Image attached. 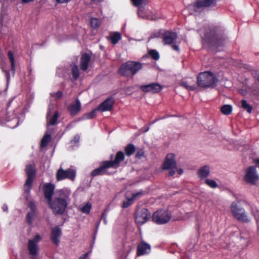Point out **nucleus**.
<instances>
[{
  "label": "nucleus",
  "instance_id": "obj_1",
  "mask_svg": "<svg viewBox=\"0 0 259 259\" xmlns=\"http://www.w3.org/2000/svg\"><path fill=\"white\" fill-rule=\"evenodd\" d=\"M70 191L68 190H59L53 199L48 201L50 208L55 214H62L70 202Z\"/></svg>",
  "mask_w": 259,
  "mask_h": 259
},
{
  "label": "nucleus",
  "instance_id": "obj_2",
  "mask_svg": "<svg viewBox=\"0 0 259 259\" xmlns=\"http://www.w3.org/2000/svg\"><path fill=\"white\" fill-rule=\"evenodd\" d=\"M225 40L224 35L214 30H210V32H206L203 37L204 44L215 52L220 51V48L225 45Z\"/></svg>",
  "mask_w": 259,
  "mask_h": 259
},
{
  "label": "nucleus",
  "instance_id": "obj_3",
  "mask_svg": "<svg viewBox=\"0 0 259 259\" xmlns=\"http://www.w3.org/2000/svg\"><path fill=\"white\" fill-rule=\"evenodd\" d=\"M124 159V154L122 151H118L115 155L114 160L104 161L101 165L91 172L93 177L103 175L106 173L107 169L109 168H116L120 166V163Z\"/></svg>",
  "mask_w": 259,
  "mask_h": 259
},
{
  "label": "nucleus",
  "instance_id": "obj_4",
  "mask_svg": "<svg viewBox=\"0 0 259 259\" xmlns=\"http://www.w3.org/2000/svg\"><path fill=\"white\" fill-rule=\"evenodd\" d=\"M218 81L215 75L209 71L201 72L197 77V84L202 88H213Z\"/></svg>",
  "mask_w": 259,
  "mask_h": 259
},
{
  "label": "nucleus",
  "instance_id": "obj_5",
  "mask_svg": "<svg viewBox=\"0 0 259 259\" xmlns=\"http://www.w3.org/2000/svg\"><path fill=\"white\" fill-rule=\"evenodd\" d=\"M241 201H233L230 206V211L233 217L238 221L247 223L250 221L244 208L240 205Z\"/></svg>",
  "mask_w": 259,
  "mask_h": 259
},
{
  "label": "nucleus",
  "instance_id": "obj_6",
  "mask_svg": "<svg viewBox=\"0 0 259 259\" xmlns=\"http://www.w3.org/2000/svg\"><path fill=\"white\" fill-rule=\"evenodd\" d=\"M142 68V65L139 62L128 61L121 65L119 71L121 75L128 76L135 75Z\"/></svg>",
  "mask_w": 259,
  "mask_h": 259
},
{
  "label": "nucleus",
  "instance_id": "obj_7",
  "mask_svg": "<svg viewBox=\"0 0 259 259\" xmlns=\"http://www.w3.org/2000/svg\"><path fill=\"white\" fill-rule=\"evenodd\" d=\"M41 239L40 236L36 234L32 239L28 240L27 248L29 254L30 255V259H38L37 257L39 250L38 243Z\"/></svg>",
  "mask_w": 259,
  "mask_h": 259
},
{
  "label": "nucleus",
  "instance_id": "obj_8",
  "mask_svg": "<svg viewBox=\"0 0 259 259\" xmlns=\"http://www.w3.org/2000/svg\"><path fill=\"white\" fill-rule=\"evenodd\" d=\"M25 171L27 174V178L24 185V190L26 193H29L33 182L35 169L34 164H28L25 168Z\"/></svg>",
  "mask_w": 259,
  "mask_h": 259
},
{
  "label": "nucleus",
  "instance_id": "obj_9",
  "mask_svg": "<svg viewBox=\"0 0 259 259\" xmlns=\"http://www.w3.org/2000/svg\"><path fill=\"white\" fill-rule=\"evenodd\" d=\"M171 214L166 209H160L155 212L152 215L153 221L161 225L167 223L170 219Z\"/></svg>",
  "mask_w": 259,
  "mask_h": 259
},
{
  "label": "nucleus",
  "instance_id": "obj_10",
  "mask_svg": "<svg viewBox=\"0 0 259 259\" xmlns=\"http://www.w3.org/2000/svg\"><path fill=\"white\" fill-rule=\"evenodd\" d=\"M163 169L170 170L169 175L172 176L175 174L177 168L176 161L174 154L169 153L167 155L162 166Z\"/></svg>",
  "mask_w": 259,
  "mask_h": 259
},
{
  "label": "nucleus",
  "instance_id": "obj_11",
  "mask_svg": "<svg viewBox=\"0 0 259 259\" xmlns=\"http://www.w3.org/2000/svg\"><path fill=\"white\" fill-rule=\"evenodd\" d=\"M76 176V171L72 168H68L64 170L60 167L57 171L56 174V179L57 181H62L65 179H69L71 180H74Z\"/></svg>",
  "mask_w": 259,
  "mask_h": 259
},
{
  "label": "nucleus",
  "instance_id": "obj_12",
  "mask_svg": "<svg viewBox=\"0 0 259 259\" xmlns=\"http://www.w3.org/2000/svg\"><path fill=\"white\" fill-rule=\"evenodd\" d=\"M150 217V213L146 208H143L138 211L136 215L135 221L139 225L147 222Z\"/></svg>",
  "mask_w": 259,
  "mask_h": 259
},
{
  "label": "nucleus",
  "instance_id": "obj_13",
  "mask_svg": "<svg viewBox=\"0 0 259 259\" xmlns=\"http://www.w3.org/2000/svg\"><path fill=\"white\" fill-rule=\"evenodd\" d=\"M258 176L256 172V168L254 166H250L246 171L245 180L246 182L251 184H254L258 180Z\"/></svg>",
  "mask_w": 259,
  "mask_h": 259
},
{
  "label": "nucleus",
  "instance_id": "obj_14",
  "mask_svg": "<svg viewBox=\"0 0 259 259\" xmlns=\"http://www.w3.org/2000/svg\"><path fill=\"white\" fill-rule=\"evenodd\" d=\"M216 3V0H197L195 3L191 5V7L195 11H198L200 9L213 6Z\"/></svg>",
  "mask_w": 259,
  "mask_h": 259
},
{
  "label": "nucleus",
  "instance_id": "obj_15",
  "mask_svg": "<svg viewBox=\"0 0 259 259\" xmlns=\"http://www.w3.org/2000/svg\"><path fill=\"white\" fill-rule=\"evenodd\" d=\"M140 88L143 92H151L152 93H157L162 90V87L158 83H152L141 85Z\"/></svg>",
  "mask_w": 259,
  "mask_h": 259
},
{
  "label": "nucleus",
  "instance_id": "obj_16",
  "mask_svg": "<svg viewBox=\"0 0 259 259\" xmlns=\"http://www.w3.org/2000/svg\"><path fill=\"white\" fill-rule=\"evenodd\" d=\"M54 109V105H49L48 107V110L47 114V121L49 125H54L57 123V121L59 118V113L56 111L53 115L51 116L52 111Z\"/></svg>",
  "mask_w": 259,
  "mask_h": 259
},
{
  "label": "nucleus",
  "instance_id": "obj_17",
  "mask_svg": "<svg viewBox=\"0 0 259 259\" xmlns=\"http://www.w3.org/2000/svg\"><path fill=\"white\" fill-rule=\"evenodd\" d=\"M151 251V246L148 243L142 241L138 246L137 255L141 256L148 254Z\"/></svg>",
  "mask_w": 259,
  "mask_h": 259
},
{
  "label": "nucleus",
  "instance_id": "obj_18",
  "mask_svg": "<svg viewBox=\"0 0 259 259\" xmlns=\"http://www.w3.org/2000/svg\"><path fill=\"white\" fill-rule=\"evenodd\" d=\"M113 104V99L112 98H108L97 107V109L98 111L101 112L110 111L112 108Z\"/></svg>",
  "mask_w": 259,
  "mask_h": 259
},
{
  "label": "nucleus",
  "instance_id": "obj_19",
  "mask_svg": "<svg viewBox=\"0 0 259 259\" xmlns=\"http://www.w3.org/2000/svg\"><path fill=\"white\" fill-rule=\"evenodd\" d=\"M61 235V230L59 227H53L52 229L51 238L53 243L56 245L59 244Z\"/></svg>",
  "mask_w": 259,
  "mask_h": 259
},
{
  "label": "nucleus",
  "instance_id": "obj_20",
  "mask_svg": "<svg viewBox=\"0 0 259 259\" xmlns=\"http://www.w3.org/2000/svg\"><path fill=\"white\" fill-rule=\"evenodd\" d=\"M177 38V34L175 32L167 31L163 34V39L165 45L172 44Z\"/></svg>",
  "mask_w": 259,
  "mask_h": 259
},
{
  "label": "nucleus",
  "instance_id": "obj_21",
  "mask_svg": "<svg viewBox=\"0 0 259 259\" xmlns=\"http://www.w3.org/2000/svg\"><path fill=\"white\" fill-rule=\"evenodd\" d=\"M55 187L52 184H46L44 186V191L45 197L47 202L50 201L52 199V196L54 194Z\"/></svg>",
  "mask_w": 259,
  "mask_h": 259
},
{
  "label": "nucleus",
  "instance_id": "obj_22",
  "mask_svg": "<svg viewBox=\"0 0 259 259\" xmlns=\"http://www.w3.org/2000/svg\"><path fill=\"white\" fill-rule=\"evenodd\" d=\"M80 109L81 103L78 98L76 99L75 103L71 104L68 107V111L72 116L76 115L80 111Z\"/></svg>",
  "mask_w": 259,
  "mask_h": 259
},
{
  "label": "nucleus",
  "instance_id": "obj_23",
  "mask_svg": "<svg viewBox=\"0 0 259 259\" xmlns=\"http://www.w3.org/2000/svg\"><path fill=\"white\" fill-rule=\"evenodd\" d=\"M91 60V56L87 54L84 53L82 54L80 60V69L83 71L87 70L89 64Z\"/></svg>",
  "mask_w": 259,
  "mask_h": 259
},
{
  "label": "nucleus",
  "instance_id": "obj_24",
  "mask_svg": "<svg viewBox=\"0 0 259 259\" xmlns=\"http://www.w3.org/2000/svg\"><path fill=\"white\" fill-rule=\"evenodd\" d=\"M210 173V168L208 165H204L201 167L198 171V176L201 179L207 177Z\"/></svg>",
  "mask_w": 259,
  "mask_h": 259
},
{
  "label": "nucleus",
  "instance_id": "obj_25",
  "mask_svg": "<svg viewBox=\"0 0 259 259\" xmlns=\"http://www.w3.org/2000/svg\"><path fill=\"white\" fill-rule=\"evenodd\" d=\"M142 191H140L138 193L133 194L132 195V197L131 198H127L126 197V201H123L122 205V207L123 208H125L128 207L130 205H131L134 202V200L137 198L139 196L141 195L142 194Z\"/></svg>",
  "mask_w": 259,
  "mask_h": 259
},
{
  "label": "nucleus",
  "instance_id": "obj_26",
  "mask_svg": "<svg viewBox=\"0 0 259 259\" xmlns=\"http://www.w3.org/2000/svg\"><path fill=\"white\" fill-rule=\"evenodd\" d=\"M8 57L10 60L11 65V70L13 74H14L15 72V58L14 53L12 51H9L8 53Z\"/></svg>",
  "mask_w": 259,
  "mask_h": 259
},
{
  "label": "nucleus",
  "instance_id": "obj_27",
  "mask_svg": "<svg viewBox=\"0 0 259 259\" xmlns=\"http://www.w3.org/2000/svg\"><path fill=\"white\" fill-rule=\"evenodd\" d=\"M180 85L181 86H182L183 87H184V88H185L187 90H189V91H193V90H195V89H196V87H195L194 83H191V82H190L188 81L183 80L181 82Z\"/></svg>",
  "mask_w": 259,
  "mask_h": 259
},
{
  "label": "nucleus",
  "instance_id": "obj_28",
  "mask_svg": "<svg viewBox=\"0 0 259 259\" xmlns=\"http://www.w3.org/2000/svg\"><path fill=\"white\" fill-rule=\"evenodd\" d=\"M121 39V35L119 32H114L111 34L110 39L112 44H116L118 41Z\"/></svg>",
  "mask_w": 259,
  "mask_h": 259
},
{
  "label": "nucleus",
  "instance_id": "obj_29",
  "mask_svg": "<svg viewBox=\"0 0 259 259\" xmlns=\"http://www.w3.org/2000/svg\"><path fill=\"white\" fill-rule=\"evenodd\" d=\"M124 150L125 154L130 156L134 153L136 150V147L133 144H129L125 147Z\"/></svg>",
  "mask_w": 259,
  "mask_h": 259
},
{
  "label": "nucleus",
  "instance_id": "obj_30",
  "mask_svg": "<svg viewBox=\"0 0 259 259\" xmlns=\"http://www.w3.org/2000/svg\"><path fill=\"white\" fill-rule=\"evenodd\" d=\"M221 111L224 115H229L232 113V106L230 105H224L221 107Z\"/></svg>",
  "mask_w": 259,
  "mask_h": 259
},
{
  "label": "nucleus",
  "instance_id": "obj_31",
  "mask_svg": "<svg viewBox=\"0 0 259 259\" xmlns=\"http://www.w3.org/2000/svg\"><path fill=\"white\" fill-rule=\"evenodd\" d=\"M241 107L246 110L248 113H250L252 111V106L248 104L245 100H242L241 101Z\"/></svg>",
  "mask_w": 259,
  "mask_h": 259
},
{
  "label": "nucleus",
  "instance_id": "obj_32",
  "mask_svg": "<svg viewBox=\"0 0 259 259\" xmlns=\"http://www.w3.org/2000/svg\"><path fill=\"white\" fill-rule=\"evenodd\" d=\"M51 136L50 134L46 133L44 136L43 137L41 141V147H46L48 143L50 142L51 140Z\"/></svg>",
  "mask_w": 259,
  "mask_h": 259
},
{
  "label": "nucleus",
  "instance_id": "obj_33",
  "mask_svg": "<svg viewBox=\"0 0 259 259\" xmlns=\"http://www.w3.org/2000/svg\"><path fill=\"white\" fill-rule=\"evenodd\" d=\"M138 15L140 17L143 18H149L147 11L142 7H139L138 11Z\"/></svg>",
  "mask_w": 259,
  "mask_h": 259
},
{
  "label": "nucleus",
  "instance_id": "obj_34",
  "mask_svg": "<svg viewBox=\"0 0 259 259\" xmlns=\"http://www.w3.org/2000/svg\"><path fill=\"white\" fill-rule=\"evenodd\" d=\"M92 208V204L90 202L87 203L81 208V211L82 213L89 214Z\"/></svg>",
  "mask_w": 259,
  "mask_h": 259
},
{
  "label": "nucleus",
  "instance_id": "obj_35",
  "mask_svg": "<svg viewBox=\"0 0 259 259\" xmlns=\"http://www.w3.org/2000/svg\"><path fill=\"white\" fill-rule=\"evenodd\" d=\"M90 23H91V26L93 28H96L100 25L101 22L97 18H91V19L90 20Z\"/></svg>",
  "mask_w": 259,
  "mask_h": 259
},
{
  "label": "nucleus",
  "instance_id": "obj_36",
  "mask_svg": "<svg viewBox=\"0 0 259 259\" xmlns=\"http://www.w3.org/2000/svg\"><path fill=\"white\" fill-rule=\"evenodd\" d=\"M97 111H98L97 109V108L93 110L90 112L86 113L84 115V118L90 119H92V118H94L96 115Z\"/></svg>",
  "mask_w": 259,
  "mask_h": 259
},
{
  "label": "nucleus",
  "instance_id": "obj_37",
  "mask_svg": "<svg viewBox=\"0 0 259 259\" xmlns=\"http://www.w3.org/2000/svg\"><path fill=\"white\" fill-rule=\"evenodd\" d=\"M205 182L208 186L212 188H215L218 186V184L213 180L206 179Z\"/></svg>",
  "mask_w": 259,
  "mask_h": 259
},
{
  "label": "nucleus",
  "instance_id": "obj_38",
  "mask_svg": "<svg viewBox=\"0 0 259 259\" xmlns=\"http://www.w3.org/2000/svg\"><path fill=\"white\" fill-rule=\"evenodd\" d=\"M72 73L74 79H77L79 75V70L76 65H74L72 68Z\"/></svg>",
  "mask_w": 259,
  "mask_h": 259
},
{
  "label": "nucleus",
  "instance_id": "obj_39",
  "mask_svg": "<svg viewBox=\"0 0 259 259\" xmlns=\"http://www.w3.org/2000/svg\"><path fill=\"white\" fill-rule=\"evenodd\" d=\"M250 90L249 87L246 85H243L241 89H239L238 90L239 93L243 96L246 95Z\"/></svg>",
  "mask_w": 259,
  "mask_h": 259
},
{
  "label": "nucleus",
  "instance_id": "obj_40",
  "mask_svg": "<svg viewBox=\"0 0 259 259\" xmlns=\"http://www.w3.org/2000/svg\"><path fill=\"white\" fill-rule=\"evenodd\" d=\"M149 54L151 56V57L155 60H157L159 58V55L158 52L155 50H152L149 51Z\"/></svg>",
  "mask_w": 259,
  "mask_h": 259
},
{
  "label": "nucleus",
  "instance_id": "obj_41",
  "mask_svg": "<svg viewBox=\"0 0 259 259\" xmlns=\"http://www.w3.org/2000/svg\"><path fill=\"white\" fill-rule=\"evenodd\" d=\"M35 212L30 211L27 214V221L28 223L31 225L32 223L33 220L34 218Z\"/></svg>",
  "mask_w": 259,
  "mask_h": 259
},
{
  "label": "nucleus",
  "instance_id": "obj_42",
  "mask_svg": "<svg viewBox=\"0 0 259 259\" xmlns=\"http://www.w3.org/2000/svg\"><path fill=\"white\" fill-rule=\"evenodd\" d=\"M63 95V93L61 91H58L56 93H50V96L52 98H55V100H58L61 98Z\"/></svg>",
  "mask_w": 259,
  "mask_h": 259
},
{
  "label": "nucleus",
  "instance_id": "obj_43",
  "mask_svg": "<svg viewBox=\"0 0 259 259\" xmlns=\"http://www.w3.org/2000/svg\"><path fill=\"white\" fill-rule=\"evenodd\" d=\"M251 213L254 215L255 219L257 221L259 218V212L255 207H251Z\"/></svg>",
  "mask_w": 259,
  "mask_h": 259
},
{
  "label": "nucleus",
  "instance_id": "obj_44",
  "mask_svg": "<svg viewBox=\"0 0 259 259\" xmlns=\"http://www.w3.org/2000/svg\"><path fill=\"white\" fill-rule=\"evenodd\" d=\"M144 154V152L143 150L140 149L137 151L136 154V157L139 159H140L142 158Z\"/></svg>",
  "mask_w": 259,
  "mask_h": 259
},
{
  "label": "nucleus",
  "instance_id": "obj_45",
  "mask_svg": "<svg viewBox=\"0 0 259 259\" xmlns=\"http://www.w3.org/2000/svg\"><path fill=\"white\" fill-rule=\"evenodd\" d=\"M28 207H29V208L31 210L30 211H33L34 212H35V210H36V207L35 204H34V203L33 202L30 201L29 203Z\"/></svg>",
  "mask_w": 259,
  "mask_h": 259
},
{
  "label": "nucleus",
  "instance_id": "obj_46",
  "mask_svg": "<svg viewBox=\"0 0 259 259\" xmlns=\"http://www.w3.org/2000/svg\"><path fill=\"white\" fill-rule=\"evenodd\" d=\"M133 5L135 6H140L143 4L144 0H131Z\"/></svg>",
  "mask_w": 259,
  "mask_h": 259
},
{
  "label": "nucleus",
  "instance_id": "obj_47",
  "mask_svg": "<svg viewBox=\"0 0 259 259\" xmlns=\"http://www.w3.org/2000/svg\"><path fill=\"white\" fill-rule=\"evenodd\" d=\"M80 140V136L78 135H76L73 139L71 141L72 144H76L78 143Z\"/></svg>",
  "mask_w": 259,
  "mask_h": 259
},
{
  "label": "nucleus",
  "instance_id": "obj_48",
  "mask_svg": "<svg viewBox=\"0 0 259 259\" xmlns=\"http://www.w3.org/2000/svg\"><path fill=\"white\" fill-rule=\"evenodd\" d=\"M57 3H60V4H63V3H68L70 1V0H56Z\"/></svg>",
  "mask_w": 259,
  "mask_h": 259
},
{
  "label": "nucleus",
  "instance_id": "obj_49",
  "mask_svg": "<svg viewBox=\"0 0 259 259\" xmlns=\"http://www.w3.org/2000/svg\"><path fill=\"white\" fill-rule=\"evenodd\" d=\"M172 48L174 50H175L177 52H179V51H180L179 47L178 45H172Z\"/></svg>",
  "mask_w": 259,
  "mask_h": 259
},
{
  "label": "nucleus",
  "instance_id": "obj_50",
  "mask_svg": "<svg viewBox=\"0 0 259 259\" xmlns=\"http://www.w3.org/2000/svg\"><path fill=\"white\" fill-rule=\"evenodd\" d=\"M89 253H86L82 254L81 256H80L78 259H85L88 256Z\"/></svg>",
  "mask_w": 259,
  "mask_h": 259
},
{
  "label": "nucleus",
  "instance_id": "obj_51",
  "mask_svg": "<svg viewBox=\"0 0 259 259\" xmlns=\"http://www.w3.org/2000/svg\"><path fill=\"white\" fill-rule=\"evenodd\" d=\"M4 211L7 212L8 210V206L6 204H4L2 207Z\"/></svg>",
  "mask_w": 259,
  "mask_h": 259
},
{
  "label": "nucleus",
  "instance_id": "obj_52",
  "mask_svg": "<svg viewBox=\"0 0 259 259\" xmlns=\"http://www.w3.org/2000/svg\"><path fill=\"white\" fill-rule=\"evenodd\" d=\"M106 213L104 212L102 214V219H104V222H105V223L106 224Z\"/></svg>",
  "mask_w": 259,
  "mask_h": 259
},
{
  "label": "nucleus",
  "instance_id": "obj_53",
  "mask_svg": "<svg viewBox=\"0 0 259 259\" xmlns=\"http://www.w3.org/2000/svg\"><path fill=\"white\" fill-rule=\"evenodd\" d=\"M183 170L182 168H180L178 170V173L179 175H181L183 174Z\"/></svg>",
  "mask_w": 259,
  "mask_h": 259
},
{
  "label": "nucleus",
  "instance_id": "obj_54",
  "mask_svg": "<svg viewBox=\"0 0 259 259\" xmlns=\"http://www.w3.org/2000/svg\"><path fill=\"white\" fill-rule=\"evenodd\" d=\"M256 162L258 164L259 167V159L256 160Z\"/></svg>",
  "mask_w": 259,
  "mask_h": 259
},
{
  "label": "nucleus",
  "instance_id": "obj_55",
  "mask_svg": "<svg viewBox=\"0 0 259 259\" xmlns=\"http://www.w3.org/2000/svg\"><path fill=\"white\" fill-rule=\"evenodd\" d=\"M148 130H149V127H147V128L145 130V132H146L148 131Z\"/></svg>",
  "mask_w": 259,
  "mask_h": 259
},
{
  "label": "nucleus",
  "instance_id": "obj_56",
  "mask_svg": "<svg viewBox=\"0 0 259 259\" xmlns=\"http://www.w3.org/2000/svg\"><path fill=\"white\" fill-rule=\"evenodd\" d=\"M112 157H113V155L112 154V155H111V158H112Z\"/></svg>",
  "mask_w": 259,
  "mask_h": 259
},
{
  "label": "nucleus",
  "instance_id": "obj_57",
  "mask_svg": "<svg viewBox=\"0 0 259 259\" xmlns=\"http://www.w3.org/2000/svg\"><path fill=\"white\" fill-rule=\"evenodd\" d=\"M242 202L244 203H246V202L245 201H242Z\"/></svg>",
  "mask_w": 259,
  "mask_h": 259
}]
</instances>
